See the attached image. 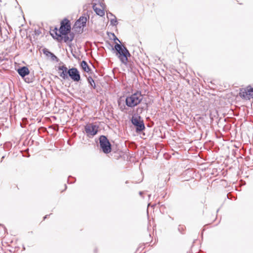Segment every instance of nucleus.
Returning <instances> with one entry per match:
<instances>
[{
	"mask_svg": "<svg viewBox=\"0 0 253 253\" xmlns=\"http://www.w3.org/2000/svg\"><path fill=\"white\" fill-rule=\"evenodd\" d=\"M107 47L111 51H114L116 55L119 59L122 64L126 65L128 62V58L131 56L127 48L122 44L115 42L114 46L108 41L106 42Z\"/></svg>",
	"mask_w": 253,
	"mask_h": 253,
	"instance_id": "1",
	"label": "nucleus"
},
{
	"mask_svg": "<svg viewBox=\"0 0 253 253\" xmlns=\"http://www.w3.org/2000/svg\"><path fill=\"white\" fill-rule=\"evenodd\" d=\"M58 70L62 71V72L59 73V76L63 80H67L69 79V77H70L73 81L75 82H78L81 80L80 72L78 69L75 67H72L68 69L66 65H63L58 66Z\"/></svg>",
	"mask_w": 253,
	"mask_h": 253,
	"instance_id": "2",
	"label": "nucleus"
},
{
	"mask_svg": "<svg viewBox=\"0 0 253 253\" xmlns=\"http://www.w3.org/2000/svg\"><path fill=\"white\" fill-rule=\"evenodd\" d=\"M70 21L65 18L60 23V31L63 35L62 40L65 42L68 41L72 42L75 37V34L72 32Z\"/></svg>",
	"mask_w": 253,
	"mask_h": 253,
	"instance_id": "3",
	"label": "nucleus"
},
{
	"mask_svg": "<svg viewBox=\"0 0 253 253\" xmlns=\"http://www.w3.org/2000/svg\"><path fill=\"white\" fill-rule=\"evenodd\" d=\"M143 98V95L142 94L141 92L137 91L126 97L125 103L127 107L134 108L141 103Z\"/></svg>",
	"mask_w": 253,
	"mask_h": 253,
	"instance_id": "4",
	"label": "nucleus"
},
{
	"mask_svg": "<svg viewBox=\"0 0 253 253\" xmlns=\"http://www.w3.org/2000/svg\"><path fill=\"white\" fill-rule=\"evenodd\" d=\"M131 124L135 126L136 132H140L145 128L143 120L140 115L134 114L130 120Z\"/></svg>",
	"mask_w": 253,
	"mask_h": 253,
	"instance_id": "5",
	"label": "nucleus"
},
{
	"mask_svg": "<svg viewBox=\"0 0 253 253\" xmlns=\"http://www.w3.org/2000/svg\"><path fill=\"white\" fill-rule=\"evenodd\" d=\"M99 141L100 149L104 153L108 154L111 152L112 145L106 136L100 135Z\"/></svg>",
	"mask_w": 253,
	"mask_h": 253,
	"instance_id": "6",
	"label": "nucleus"
},
{
	"mask_svg": "<svg viewBox=\"0 0 253 253\" xmlns=\"http://www.w3.org/2000/svg\"><path fill=\"white\" fill-rule=\"evenodd\" d=\"M99 126L92 123L84 126V131L88 137L91 138L96 135L98 132Z\"/></svg>",
	"mask_w": 253,
	"mask_h": 253,
	"instance_id": "7",
	"label": "nucleus"
},
{
	"mask_svg": "<svg viewBox=\"0 0 253 253\" xmlns=\"http://www.w3.org/2000/svg\"><path fill=\"white\" fill-rule=\"evenodd\" d=\"M239 95L242 98L246 99L249 100L253 98V87L249 85L246 88L240 89Z\"/></svg>",
	"mask_w": 253,
	"mask_h": 253,
	"instance_id": "8",
	"label": "nucleus"
},
{
	"mask_svg": "<svg viewBox=\"0 0 253 253\" xmlns=\"http://www.w3.org/2000/svg\"><path fill=\"white\" fill-rule=\"evenodd\" d=\"M87 21V17L84 16H81L80 18L76 21L73 28L76 31H78V29L86 27Z\"/></svg>",
	"mask_w": 253,
	"mask_h": 253,
	"instance_id": "9",
	"label": "nucleus"
},
{
	"mask_svg": "<svg viewBox=\"0 0 253 253\" xmlns=\"http://www.w3.org/2000/svg\"><path fill=\"white\" fill-rule=\"evenodd\" d=\"M50 35L54 39L57 40L58 42L62 41L63 35L61 33L60 27L59 29L57 27H55L52 32H50Z\"/></svg>",
	"mask_w": 253,
	"mask_h": 253,
	"instance_id": "10",
	"label": "nucleus"
},
{
	"mask_svg": "<svg viewBox=\"0 0 253 253\" xmlns=\"http://www.w3.org/2000/svg\"><path fill=\"white\" fill-rule=\"evenodd\" d=\"M17 71L19 75L22 78H24L26 76L29 75L30 71L28 68L26 66H22L19 67Z\"/></svg>",
	"mask_w": 253,
	"mask_h": 253,
	"instance_id": "11",
	"label": "nucleus"
},
{
	"mask_svg": "<svg viewBox=\"0 0 253 253\" xmlns=\"http://www.w3.org/2000/svg\"><path fill=\"white\" fill-rule=\"evenodd\" d=\"M43 53L47 57H50L51 61H55L58 62L59 61L58 58L52 52H50L47 48H44L42 49Z\"/></svg>",
	"mask_w": 253,
	"mask_h": 253,
	"instance_id": "12",
	"label": "nucleus"
},
{
	"mask_svg": "<svg viewBox=\"0 0 253 253\" xmlns=\"http://www.w3.org/2000/svg\"><path fill=\"white\" fill-rule=\"evenodd\" d=\"M93 9L95 12L96 14L101 17L105 15V12L103 9H101L99 8L96 7V4H93L92 5Z\"/></svg>",
	"mask_w": 253,
	"mask_h": 253,
	"instance_id": "13",
	"label": "nucleus"
},
{
	"mask_svg": "<svg viewBox=\"0 0 253 253\" xmlns=\"http://www.w3.org/2000/svg\"><path fill=\"white\" fill-rule=\"evenodd\" d=\"M80 66L82 67V69L84 72L88 73L90 71V67H89V66H88V64L87 63V62L85 61H84V60H83L81 62Z\"/></svg>",
	"mask_w": 253,
	"mask_h": 253,
	"instance_id": "14",
	"label": "nucleus"
},
{
	"mask_svg": "<svg viewBox=\"0 0 253 253\" xmlns=\"http://www.w3.org/2000/svg\"><path fill=\"white\" fill-rule=\"evenodd\" d=\"M87 80L88 82V83L90 85L91 87L93 88V89H95L96 88V85L95 83L94 82V80L91 77H88L87 78Z\"/></svg>",
	"mask_w": 253,
	"mask_h": 253,
	"instance_id": "15",
	"label": "nucleus"
},
{
	"mask_svg": "<svg viewBox=\"0 0 253 253\" xmlns=\"http://www.w3.org/2000/svg\"><path fill=\"white\" fill-rule=\"evenodd\" d=\"M146 109L145 107L144 106L143 107H138V108H137L136 109V112H137V114L136 115H139L140 114H141L143 111L144 110H145Z\"/></svg>",
	"mask_w": 253,
	"mask_h": 253,
	"instance_id": "16",
	"label": "nucleus"
},
{
	"mask_svg": "<svg viewBox=\"0 0 253 253\" xmlns=\"http://www.w3.org/2000/svg\"><path fill=\"white\" fill-rule=\"evenodd\" d=\"M110 23L111 25L113 26H117V25L118 24V21L116 17H115L113 19H111L110 20Z\"/></svg>",
	"mask_w": 253,
	"mask_h": 253,
	"instance_id": "17",
	"label": "nucleus"
},
{
	"mask_svg": "<svg viewBox=\"0 0 253 253\" xmlns=\"http://www.w3.org/2000/svg\"><path fill=\"white\" fill-rule=\"evenodd\" d=\"M23 79L27 83H32L33 81V78L32 77H25L24 78H23Z\"/></svg>",
	"mask_w": 253,
	"mask_h": 253,
	"instance_id": "18",
	"label": "nucleus"
},
{
	"mask_svg": "<svg viewBox=\"0 0 253 253\" xmlns=\"http://www.w3.org/2000/svg\"><path fill=\"white\" fill-rule=\"evenodd\" d=\"M111 35L113 37L112 40L116 42L117 41H119L120 42H121V41L119 40V39L116 37V36L113 33H110Z\"/></svg>",
	"mask_w": 253,
	"mask_h": 253,
	"instance_id": "19",
	"label": "nucleus"
},
{
	"mask_svg": "<svg viewBox=\"0 0 253 253\" xmlns=\"http://www.w3.org/2000/svg\"><path fill=\"white\" fill-rule=\"evenodd\" d=\"M124 109H125V106H124V108L122 106H121L120 107V109L122 111H124Z\"/></svg>",
	"mask_w": 253,
	"mask_h": 253,
	"instance_id": "20",
	"label": "nucleus"
},
{
	"mask_svg": "<svg viewBox=\"0 0 253 253\" xmlns=\"http://www.w3.org/2000/svg\"><path fill=\"white\" fill-rule=\"evenodd\" d=\"M109 14L110 15V16H113L114 17H116L113 14H112L111 12H109Z\"/></svg>",
	"mask_w": 253,
	"mask_h": 253,
	"instance_id": "21",
	"label": "nucleus"
},
{
	"mask_svg": "<svg viewBox=\"0 0 253 253\" xmlns=\"http://www.w3.org/2000/svg\"><path fill=\"white\" fill-rule=\"evenodd\" d=\"M139 194L140 196H141V195L143 194V192H142V191H140V192H139Z\"/></svg>",
	"mask_w": 253,
	"mask_h": 253,
	"instance_id": "22",
	"label": "nucleus"
},
{
	"mask_svg": "<svg viewBox=\"0 0 253 253\" xmlns=\"http://www.w3.org/2000/svg\"><path fill=\"white\" fill-rule=\"evenodd\" d=\"M47 216H48V215H46L44 217L43 219H45V218H47Z\"/></svg>",
	"mask_w": 253,
	"mask_h": 253,
	"instance_id": "23",
	"label": "nucleus"
},
{
	"mask_svg": "<svg viewBox=\"0 0 253 253\" xmlns=\"http://www.w3.org/2000/svg\"><path fill=\"white\" fill-rule=\"evenodd\" d=\"M74 182H75V180L74 181H71L70 183H74Z\"/></svg>",
	"mask_w": 253,
	"mask_h": 253,
	"instance_id": "24",
	"label": "nucleus"
},
{
	"mask_svg": "<svg viewBox=\"0 0 253 253\" xmlns=\"http://www.w3.org/2000/svg\"><path fill=\"white\" fill-rule=\"evenodd\" d=\"M229 194V193L227 194V197H228V198H229V197H228Z\"/></svg>",
	"mask_w": 253,
	"mask_h": 253,
	"instance_id": "25",
	"label": "nucleus"
}]
</instances>
